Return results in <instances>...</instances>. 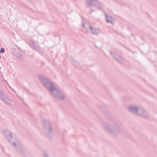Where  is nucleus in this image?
Returning <instances> with one entry per match:
<instances>
[{
    "label": "nucleus",
    "mask_w": 157,
    "mask_h": 157,
    "mask_svg": "<svg viewBox=\"0 0 157 157\" xmlns=\"http://www.w3.org/2000/svg\"><path fill=\"white\" fill-rule=\"evenodd\" d=\"M40 79L43 85L50 92L51 94L56 98H59L62 100L64 99L63 93L62 90L56 88L54 86L53 83L48 79L41 76L40 77Z\"/></svg>",
    "instance_id": "f257e3e1"
},
{
    "label": "nucleus",
    "mask_w": 157,
    "mask_h": 157,
    "mask_svg": "<svg viewBox=\"0 0 157 157\" xmlns=\"http://www.w3.org/2000/svg\"><path fill=\"white\" fill-rule=\"evenodd\" d=\"M4 136L9 141L11 144L16 147V150L17 152H19L21 154H23L24 153L25 149L23 145L19 140L16 139L15 141H11V139H13V138L11 132L8 130H6L4 131Z\"/></svg>",
    "instance_id": "f03ea898"
},
{
    "label": "nucleus",
    "mask_w": 157,
    "mask_h": 157,
    "mask_svg": "<svg viewBox=\"0 0 157 157\" xmlns=\"http://www.w3.org/2000/svg\"><path fill=\"white\" fill-rule=\"evenodd\" d=\"M129 112L135 113L136 115L142 116L144 118H147L149 115L147 113L143 108H138L136 106L130 105L128 107Z\"/></svg>",
    "instance_id": "7ed1b4c3"
},
{
    "label": "nucleus",
    "mask_w": 157,
    "mask_h": 157,
    "mask_svg": "<svg viewBox=\"0 0 157 157\" xmlns=\"http://www.w3.org/2000/svg\"><path fill=\"white\" fill-rule=\"evenodd\" d=\"M103 127L111 133L115 135L121 132V129L118 123L115 122L113 125V128H111L106 123H103L102 125Z\"/></svg>",
    "instance_id": "20e7f679"
},
{
    "label": "nucleus",
    "mask_w": 157,
    "mask_h": 157,
    "mask_svg": "<svg viewBox=\"0 0 157 157\" xmlns=\"http://www.w3.org/2000/svg\"><path fill=\"white\" fill-rule=\"evenodd\" d=\"M85 6L86 7L90 8L91 6L96 7L99 10L103 11V5L98 0H85Z\"/></svg>",
    "instance_id": "39448f33"
},
{
    "label": "nucleus",
    "mask_w": 157,
    "mask_h": 157,
    "mask_svg": "<svg viewBox=\"0 0 157 157\" xmlns=\"http://www.w3.org/2000/svg\"><path fill=\"white\" fill-rule=\"evenodd\" d=\"M43 126L47 129V131L49 133L47 134L48 137L50 138L51 137V135L52 134V130L51 126L49 122L46 119H44L43 120Z\"/></svg>",
    "instance_id": "423d86ee"
},
{
    "label": "nucleus",
    "mask_w": 157,
    "mask_h": 157,
    "mask_svg": "<svg viewBox=\"0 0 157 157\" xmlns=\"http://www.w3.org/2000/svg\"><path fill=\"white\" fill-rule=\"evenodd\" d=\"M29 44L30 46L33 49L39 52L40 48L38 45V42L35 41L31 39L29 42Z\"/></svg>",
    "instance_id": "0eeeda50"
},
{
    "label": "nucleus",
    "mask_w": 157,
    "mask_h": 157,
    "mask_svg": "<svg viewBox=\"0 0 157 157\" xmlns=\"http://www.w3.org/2000/svg\"><path fill=\"white\" fill-rule=\"evenodd\" d=\"M110 53L116 61L121 64H122L123 63L125 60L122 57L117 55L115 52H110Z\"/></svg>",
    "instance_id": "6e6552de"
},
{
    "label": "nucleus",
    "mask_w": 157,
    "mask_h": 157,
    "mask_svg": "<svg viewBox=\"0 0 157 157\" xmlns=\"http://www.w3.org/2000/svg\"><path fill=\"white\" fill-rule=\"evenodd\" d=\"M0 99L4 101L6 104L9 105H10V100L3 93V92L0 93Z\"/></svg>",
    "instance_id": "1a4fd4ad"
},
{
    "label": "nucleus",
    "mask_w": 157,
    "mask_h": 157,
    "mask_svg": "<svg viewBox=\"0 0 157 157\" xmlns=\"http://www.w3.org/2000/svg\"><path fill=\"white\" fill-rule=\"evenodd\" d=\"M86 28H89L90 29L91 32L93 34L95 35L98 34L100 30L99 29H97L95 27H93L91 26H89L88 27H85Z\"/></svg>",
    "instance_id": "9d476101"
},
{
    "label": "nucleus",
    "mask_w": 157,
    "mask_h": 157,
    "mask_svg": "<svg viewBox=\"0 0 157 157\" xmlns=\"http://www.w3.org/2000/svg\"><path fill=\"white\" fill-rule=\"evenodd\" d=\"M15 55L17 58L20 59L21 60H24V57L23 55L21 54V52H15Z\"/></svg>",
    "instance_id": "9b49d317"
},
{
    "label": "nucleus",
    "mask_w": 157,
    "mask_h": 157,
    "mask_svg": "<svg viewBox=\"0 0 157 157\" xmlns=\"http://www.w3.org/2000/svg\"><path fill=\"white\" fill-rule=\"evenodd\" d=\"M105 17L106 21L108 23H112V18L111 16H109L107 14L105 13Z\"/></svg>",
    "instance_id": "f8f14e48"
},
{
    "label": "nucleus",
    "mask_w": 157,
    "mask_h": 157,
    "mask_svg": "<svg viewBox=\"0 0 157 157\" xmlns=\"http://www.w3.org/2000/svg\"><path fill=\"white\" fill-rule=\"evenodd\" d=\"M89 26H91L90 24L88 23H84V22H82V27L83 28H85L87 29H89V28H86L85 27H88Z\"/></svg>",
    "instance_id": "ddd939ff"
},
{
    "label": "nucleus",
    "mask_w": 157,
    "mask_h": 157,
    "mask_svg": "<svg viewBox=\"0 0 157 157\" xmlns=\"http://www.w3.org/2000/svg\"><path fill=\"white\" fill-rule=\"evenodd\" d=\"M5 50L4 48H1V50H0V53L1 52L4 53L5 52Z\"/></svg>",
    "instance_id": "4468645a"
},
{
    "label": "nucleus",
    "mask_w": 157,
    "mask_h": 157,
    "mask_svg": "<svg viewBox=\"0 0 157 157\" xmlns=\"http://www.w3.org/2000/svg\"><path fill=\"white\" fill-rule=\"evenodd\" d=\"M106 117L108 118V120L109 121H111L112 120V118L110 116H107Z\"/></svg>",
    "instance_id": "2eb2a0df"
},
{
    "label": "nucleus",
    "mask_w": 157,
    "mask_h": 157,
    "mask_svg": "<svg viewBox=\"0 0 157 157\" xmlns=\"http://www.w3.org/2000/svg\"><path fill=\"white\" fill-rule=\"evenodd\" d=\"M73 63H75L74 64V65L75 66V67H76V64H78V63L76 61H74V62H73Z\"/></svg>",
    "instance_id": "dca6fc26"
},
{
    "label": "nucleus",
    "mask_w": 157,
    "mask_h": 157,
    "mask_svg": "<svg viewBox=\"0 0 157 157\" xmlns=\"http://www.w3.org/2000/svg\"><path fill=\"white\" fill-rule=\"evenodd\" d=\"M94 11V9H91L89 12V13L90 14L92 12Z\"/></svg>",
    "instance_id": "f3484780"
},
{
    "label": "nucleus",
    "mask_w": 157,
    "mask_h": 157,
    "mask_svg": "<svg viewBox=\"0 0 157 157\" xmlns=\"http://www.w3.org/2000/svg\"><path fill=\"white\" fill-rule=\"evenodd\" d=\"M44 157H48V155L46 154H44Z\"/></svg>",
    "instance_id": "a211bd4d"
}]
</instances>
